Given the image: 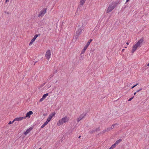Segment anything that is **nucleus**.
Instances as JSON below:
<instances>
[{"instance_id":"nucleus-1","label":"nucleus","mask_w":149,"mask_h":149,"mask_svg":"<svg viewBox=\"0 0 149 149\" xmlns=\"http://www.w3.org/2000/svg\"><path fill=\"white\" fill-rule=\"evenodd\" d=\"M144 42V39L143 38H141L138 41L136 42L132 47L131 52L132 53H134L137 49L141 47L143 45Z\"/></svg>"},{"instance_id":"nucleus-2","label":"nucleus","mask_w":149,"mask_h":149,"mask_svg":"<svg viewBox=\"0 0 149 149\" xmlns=\"http://www.w3.org/2000/svg\"><path fill=\"white\" fill-rule=\"evenodd\" d=\"M70 118L67 116H65L60 119L57 123V125L58 126L63 124L68 123L69 121Z\"/></svg>"},{"instance_id":"nucleus-3","label":"nucleus","mask_w":149,"mask_h":149,"mask_svg":"<svg viewBox=\"0 0 149 149\" xmlns=\"http://www.w3.org/2000/svg\"><path fill=\"white\" fill-rule=\"evenodd\" d=\"M116 6L113 3L110 4L107 9L106 13H108L111 12L113 10Z\"/></svg>"},{"instance_id":"nucleus-4","label":"nucleus","mask_w":149,"mask_h":149,"mask_svg":"<svg viewBox=\"0 0 149 149\" xmlns=\"http://www.w3.org/2000/svg\"><path fill=\"white\" fill-rule=\"evenodd\" d=\"M78 27V28L77 29L76 33L77 35L79 36L82 32V31L84 29V26L82 25H79Z\"/></svg>"},{"instance_id":"nucleus-5","label":"nucleus","mask_w":149,"mask_h":149,"mask_svg":"<svg viewBox=\"0 0 149 149\" xmlns=\"http://www.w3.org/2000/svg\"><path fill=\"white\" fill-rule=\"evenodd\" d=\"M47 12V8H44L39 13L38 15L39 17H42Z\"/></svg>"},{"instance_id":"nucleus-6","label":"nucleus","mask_w":149,"mask_h":149,"mask_svg":"<svg viewBox=\"0 0 149 149\" xmlns=\"http://www.w3.org/2000/svg\"><path fill=\"white\" fill-rule=\"evenodd\" d=\"M51 53L50 50H47L45 54V57L48 60H49L51 57Z\"/></svg>"},{"instance_id":"nucleus-7","label":"nucleus","mask_w":149,"mask_h":149,"mask_svg":"<svg viewBox=\"0 0 149 149\" xmlns=\"http://www.w3.org/2000/svg\"><path fill=\"white\" fill-rule=\"evenodd\" d=\"M86 116V113H83L82 114H81L79 117L77 118V122H79L83 118Z\"/></svg>"},{"instance_id":"nucleus-8","label":"nucleus","mask_w":149,"mask_h":149,"mask_svg":"<svg viewBox=\"0 0 149 149\" xmlns=\"http://www.w3.org/2000/svg\"><path fill=\"white\" fill-rule=\"evenodd\" d=\"M55 115V112H54L50 114L48 118H47V122H49L50 121L51 119L52 118V117L54 116Z\"/></svg>"},{"instance_id":"nucleus-9","label":"nucleus","mask_w":149,"mask_h":149,"mask_svg":"<svg viewBox=\"0 0 149 149\" xmlns=\"http://www.w3.org/2000/svg\"><path fill=\"white\" fill-rule=\"evenodd\" d=\"M38 35L36 34L34 36V37L32 39L31 42H30L29 43V45L31 46L33 44V43L34 42L35 40L37 37H38Z\"/></svg>"},{"instance_id":"nucleus-10","label":"nucleus","mask_w":149,"mask_h":149,"mask_svg":"<svg viewBox=\"0 0 149 149\" xmlns=\"http://www.w3.org/2000/svg\"><path fill=\"white\" fill-rule=\"evenodd\" d=\"M33 114V112L31 111H30L26 113V116L24 117H25V119L27 117L29 118L31 117V115H32Z\"/></svg>"},{"instance_id":"nucleus-11","label":"nucleus","mask_w":149,"mask_h":149,"mask_svg":"<svg viewBox=\"0 0 149 149\" xmlns=\"http://www.w3.org/2000/svg\"><path fill=\"white\" fill-rule=\"evenodd\" d=\"M25 117H19V118H15L14 120V121H21L24 119H25Z\"/></svg>"},{"instance_id":"nucleus-12","label":"nucleus","mask_w":149,"mask_h":149,"mask_svg":"<svg viewBox=\"0 0 149 149\" xmlns=\"http://www.w3.org/2000/svg\"><path fill=\"white\" fill-rule=\"evenodd\" d=\"M32 129V128L31 127L29 128L26 130L25 132L24 133V134L25 135H26L27 134L29 133Z\"/></svg>"},{"instance_id":"nucleus-13","label":"nucleus","mask_w":149,"mask_h":149,"mask_svg":"<svg viewBox=\"0 0 149 149\" xmlns=\"http://www.w3.org/2000/svg\"><path fill=\"white\" fill-rule=\"evenodd\" d=\"M118 125V124L117 123H116L114 124H113L111 125V127H108V130H110L113 129L114 128V126L115 125Z\"/></svg>"},{"instance_id":"nucleus-14","label":"nucleus","mask_w":149,"mask_h":149,"mask_svg":"<svg viewBox=\"0 0 149 149\" xmlns=\"http://www.w3.org/2000/svg\"><path fill=\"white\" fill-rule=\"evenodd\" d=\"M87 49V48H86L84 47L81 52V55L82 54H84Z\"/></svg>"},{"instance_id":"nucleus-15","label":"nucleus","mask_w":149,"mask_h":149,"mask_svg":"<svg viewBox=\"0 0 149 149\" xmlns=\"http://www.w3.org/2000/svg\"><path fill=\"white\" fill-rule=\"evenodd\" d=\"M86 0H80V5L81 6H83L84 3H85Z\"/></svg>"},{"instance_id":"nucleus-16","label":"nucleus","mask_w":149,"mask_h":149,"mask_svg":"<svg viewBox=\"0 0 149 149\" xmlns=\"http://www.w3.org/2000/svg\"><path fill=\"white\" fill-rule=\"evenodd\" d=\"M122 140L120 139H119V140L117 141L115 143L116 144V145H118L121 141Z\"/></svg>"},{"instance_id":"nucleus-17","label":"nucleus","mask_w":149,"mask_h":149,"mask_svg":"<svg viewBox=\"0 0 149 149\" xmlns=\"http://www.w3.org/2000/svg\"><path fill=\"white\" fill-rule=\"evenodd\" d=\"M116 145L114 143L110 148H111V149H113L116 147Z\"/></svg>"},{"instance_id":"nucleus-18","label":"nucleus","mask_w":149,"mask_h":149,"mask_svg":"<svg viewBox=\"0 0 149 149\" xmlns=\"http://www.w3.org/2000/svg\"><path fill=\"white\" fill-rule=\"evenodd\" d=\"M48 93H47L46 94H44L42 96V97L44 99H45L46 97L48 95Z\"/></svg>"},{"instance_id":"nucleus-19","label":"nucleus","mask_w":149,"mask_h":149,"mask_svg":"<svg viewBox=\"0 0 149 149\" xmlns=\"http://www.w3.org/2000/svg\"><path fill=\"white\" fill-rule=\"evenodd\" d=\"M109 131V130H108V128H107V129L103 130L102 132L103 133H105L106 132H108Z\"/></svg>"},{"instance_id":"nucleus-20","label":"nucleus","mask_w":149,"mask_h":149,"mask_svg":"<svg viewBox=\"0 0 149 149\" xmlns=\"http://www.w3.org/2000/svg\"><path fill=\"white\" fill-rule=\"evenodd\" d=\"M90 44H89V43L87 42L86 45L84 47L87 48Z\"/></svg>"},{"instance_id":"nucleus-21","label":"nucleus","mask_w":149,"mask_h":149,"mask_svg":"<svg viewBox=\"0 0 149 149\" xmlns=\"http://www.w3.org/2000/svg\"><path fill=\"white\" fill-rule=\"evenodd\" d=\"M15 121H14V120H13V121H9L8 123V125H10V124H13V123Z\"/></svg>"},{"instance_id":"nucleus-22","label":"nucleus","mask_w":149,"mask_h":149,"mask_svg":"<svg viewBox=\"0 0 149 149\" xmlns=\"http://www.w3.org/2000/svg\"><path fill=\"white\" fill-rule=\"evenodd\" d=\"M44 99L42 97V98H41L40 100H39V101L40 102H41L43 100H44Z\"/></svg>"},{"instance_id":"nucleus-23","label":"nucleus","mask_w":149,"mask_h":149,"mask_svg":"<svg viewBox=\"0 0 149 149\" xmlns=\"http://www.w3.org/2000/svg\"><path fill=\"white\" fill-rule=\"evenodd\" d=\"M92 41V40L90 39L88 42V43H89V44H90L91 42Z\"/></svg>"},{"instance_id":"nucleus-24","label":"nucleus","mask_w":149,"mask_h":149,"mask_svg":"<svg viewBox=\"0 0 149 149\" xmlns=\"http://www.w3.org/2000/svg\"><path fill=\"white\" fill-rule=\"evenodd\" d=\"M138 84L137 83V84H136L135 85H134V86H133L132 88H131L132 89L133 88H134V87H135Z\"/></svg>"},{"instance_id":"nucleus-25","label":"nucleus","mask_w":149,"mask_h":149,"mask_svg":"<svg viewBox=\"0 0 149 149\" xmlns=\"http://www.w3.org/2000/svg\"><path fill=\"white\" fill-rule=\"evenodd\" d=\"M48 122H47V121H46V122L44 123L43 124H44L45 125H46L48 124Z\"/></svg>"},{"instance_id":"nucleus-26","label":"nucleus","mask_w":149,"mask_h":149,"mask_svg":"<svg viewBox=\"0 0 149 149\" xmlns=\"http://www.w3.org/2000/svg\"><path fill=\"white\" fill-rule=\"evenodd\" d=\"M134 98V97H132L130 98L128 100L129 101H130L132 99Z\"/></svg>"},{"instance_id":"nucleus-27","label":"nucleus","mask_w":149,"mask_h":149,"mask_svg":"<svg viewBox=\"0 0 149 149\" xmlns=\"http://www.w3.org/2000/svg\"><path fill=\"white\" fill-rule=\"evenodd\" d=\"M142 90V89L141 88L140 89H139V90H137L136 91V92L138 93V92H139V91H141Z\"/></svg>"},{"instance_id":"nucleus-28","label":"nucleus","mask_w":149,"mask_h":149,"mask_svg":"<svg viewBox=\"0 0 149 149\" xmlns=\"http://www.w3.org/2000/svg\"><path fill=\"white\" fill-rule=\"evenodd\" d=\"M45 127L44 126V125H42L41 127V128H43V127Z\"/></svg>"},{"instance_id":"nucleus-29","label":"nucleus","mask_w":149,"mask_h":149,"mask_svg":"<svg viewBox=\"0 0 149 149\" xmlns=\"http://www.w3.org/2000/svg\"><path fill=\"white\" fill-rule=\"evenodd\" d=\"M9 0H6V2H8L9 1Z\"/></svg>"},{"instance_id":"nucleus-30","label":"nucleus","mask_w":149,"mask_h":149,"mask_svg":"<svg viewBox=\"0 0 149 149\" xmlns=\"http://www.w3.org/2000/svg\"><path fill=\"white\" fill-rule=\"evenodd\" d=\"M129 1V0H126V2L127 3V2H128Z\"/></svg>"},{"instance_id":"nucleus-31","label":"nucleus","mask_w":149,"mask_h":149,"mask_svg":"<svg viewBox=\"0 0 149 149\" xmlns=\"http://www.w3.org/2000/svg\"><path fill=\"white\" fill-rule=\"evenodd\" d=\"M136 93H137V92H135V93H134V95H136Z\"/></svg>"},{"instance_id":"nucleus-32","label":"nucleus","mask_w":149,"mask_h":149,"mask_svg":"<svg viewBox=\"0 0 149 149\" xmlns=\"http://www.w3.org/2000/svg\"><path fill=\"white\" fill-rule=\"evenodd\" d=\"M124 50H125V49H123L122 50V52H124Z\"/></svg>"},{"instance_id":"nucleus-33","label":"nucleus","mask_w":149,"mask_h":149,"mask_svg":"<svg viewBox=\"0 0 149 149\" xmlns=\"http://www.w3.org/2000/svg\"><path fill=\"white\" fill-rule=\"evenodd\" d=\"M126 44L127 45H128L129 44V43L128 42H126Z\"/></svg>"},{"instance_id":"nucleus-34","label":"nucleus","mask_w":149,"mask_h":149,"mask_svg":"<svg viewBox=\"0 0 149 149\" xmlns=\"http://www.w3.org/2000/svg\"><path fill=\"white\" fill-rule=\"evenodd\" d=\"M147 66L149 67V63L147 64Z\"/></svg>"},{"instance_id":"nucleus-35","label":"nucleus","mask_w":149,"mask_h":149,"mask_svg":"<svg viewBox=\"0 0 149 149\" xmlns=\"http://www.w3.org/2000/svg\"><path fill=\"white\" fill-rule=\"evenodd\" d=\"M124 47L125 48H127V47Z\"/></svg>"},{"instance_id":"nucleus-36","label":"nucleus","mask_w":149,"mask_h":149,"mask_svg":"<svg viewBox=\"0 0 149 149\" xmlns=\"http://www.w3.org/2000/svg\"><path fill=\"white\" fill-rule=\"evenodd\" d=\"M80 137H81V136H79V138H80Z\"/></svg>"},{"instance_id":"nucleus-37","label":"nucleus","mask_w":149,"mask_h":149,"mask_svg":"<svg viewBox=\"0 0 149 149\" xmlns=\"http://www.w3.org/2000/svg\"><path fill=\"white\" fill-rule=\"evenodd\" d=\"M43 125H44V127H45V126H46L44 124H43Z\"/></svg>"},{"instance_id":"nucleus-38","label":"nucleus","mask_w":149,"mask_h":149,"mask_svg":"<svg viewBox=\"0 0 149 149\" xmlns=\"http://www.w3.org/2000/svg\"><path fill=\"white\" fill-rule=\"evenodd\" d=\"M41 149V148H39V149Z\"/></svg>"},{"instance_id":"nucleus-39","label":"nucleus","mask_w":149,"mask_h":149,"mask_svg":"<svg viewBox=\"0 0 149 149\" xmlns=\"http://www.w3.org/2000/svg\"><path fill=\"white\" fill-rule=\"evenodd\" d=\"M109 149H111V148H109Z\"/></svg>"}]
</instances>
